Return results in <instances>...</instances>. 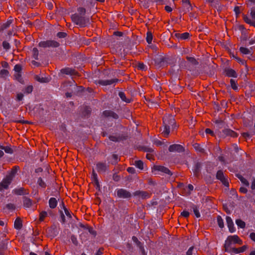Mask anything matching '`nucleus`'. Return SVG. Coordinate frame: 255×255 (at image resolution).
<instances>
[{"label": "nucleus", "mask_w": 255, "mask_h": 255, "mask_svg": "<svg viewBox=\"0 0 255 255\" xmlns=\"http://www.w3.org/2000/svg\"><path fill=\"white\" fill-rule=\"evenodd\" d=\"M162 120L163 128L161 129V133L164 137H167L169 134L170 128L174 129L176 127L175 120L174 117L171 115H165Z\"/></svg>", "instance_id": "nucleus-1"}, {"label": "nucleus", "mask_w": 255, "mask_h": 255, "mask_svg": "<svg viewBox=\"0 0 255 255\" xmlns=\"http://www.w3.org/2000/svg\"><path fill=\"white\" fill-rule=\"evenodd\" d=\"M242 241L237 235L230 236L228 237L225 241L224 248L225 251L231 253L232 252H238L236 248L234 245L236 244L242 245Z\"/></svg>", "instance_id": "nucleus-2"}, {"label": "nucleus", "mask_w": 255, "mask_h": 255, "mask_svg": "<svg viewBox=\"0 0 255 255\" xmlns=\"http://www.w3.org/2000/svg\"><path fill=\"white\" fill-rule=\"evenodd\" d=\"M71 18L72 22L81 27H86L90 23L89 18L85 15L74 13L71 15Z\"/></svg>", "instance_id": "nucleus-3"}, {"label": "nucleus", "mask_w": 255, "mask_h": 255, "mask_svg": "<svg viewBox=\"0 0 255 255\" xmlns=\"http://www.w3.org/2000/svg\"><path fill=\"white\" fill-rule=\"evenodd\" d=\"M60 44L59 42L53 40H48L46 41H41L39 43L38 46L43 48H56L59 47Z\"/></svg>", "instance_id": "nucleus-4"}, {"label": "nucleus", "mask_w": 255, "mask_h": 255, "mask_svg": "<svg viewBox=\"0 0 255 255\" xmlns=\"http://www.w3.org/2000/svg\"><path fill=\"white\" fill-rule=\"evenodd\" d=\"M109 167L106 161H99L96 164V169L99 173H104L108 171Z\"/></svg>", "instance_id": "nucleus-5"}, {"label": "nucleus", "mask_w": 255, "mask_h": 255, "mask_svg": "<svg viewBox=\"0 0 255 255\" xmlns=\"http://www.w3.org/2000/svg\"><path fill=\"white\" fill-rule=\"evenodd\" d=\"M120 81V80L117 78L112 79L100 80L97 83L102 86L113 85L114 87Z\"/></svg>", "instance_id": "nucleus-6"}, {"label": "nucleus", "mask_w": 255, "mask_h": 255, "mask_svg": "<svg viewBox=\"0 0 255 255\" xmlns=\"http://www.w3.org/2000/svg\"><path fill=\"white\" fill-rule=\"evenodd\" d=\"M117 196L120 198H128L131 196V193L125 189H118L117 190Z\"/></svg>", "instance_id": "nucleus-7"}, {"label": "nucleus", "mask_w": 255, "mask_h": 255, "mask_svg": "<svg viewBox=\"0 0 255 255\" xmlns=\"http://www.w3.org/2000/svg\"><path fill=\"white\" fill-rule=\"evenodd\" d=\"M216 177L218 179L220 180L225 186H229V182L228 180L224 176L222 170H219L217 171L216 174Z\"/></svg>", "instance_id": "nucleus-8"}, {"label": "nucleus", "mask_w": 255, "mask_h": 255, "mask_svg": "<svg viewBox=\"0 0 255 255\" xmlns=\"http://www.w3.org/2000/svg\"><path fill=\"white\" fill-rule=\"evenodd\" d=\"M134 196H137L142 199H145L150 198V194L146 191L137 190L133 192Z\"/></svg>", "instance_id": "nucleus-9"}, {"label": "nucleus", "mask_w": 255, "mask_h": 255, "mask_svg": "<svg viewBox=\"0 0 255 255\" xmlns=\"http://www.w3.org/2000/svg\"><path fill=\"white\" fill-rule=\"evenodd\" d=\"M153 169L155 171H160L170 176L172 175V174L171 171L168 168L163 166L154 165L153 167Z\"/></svg>", "instance_id": "nucleus-10"}, {"label": "nucleus", "mask_w": 255, "mask_h": 255, "mask_svg": "<svg viewBox=\"0 0 255 255\" xmlns=\"http://www.w3.org/2000/svg\"><path fill=\"white\" fill-rule=\"evenodd\" d=\"M168 150L170 152H183L184 151V147L180 144H172L169 146Z\"/></svg>", "instance_id": "nucleus-11"}, {"label": "nucleus", "mask_w": 255, "mask_h": 255, "mask_svg": "<svg viewBox=\"0 0 255 255\" xmlns=\"http://www.w3.org/2000/svg\"><path fill=\"white\" fill-rule=\"evenodd\" d=\"M11 182V180L6 176L0 182V191L7 189Z\"/></svg>", "instance_id": "nucleus-12"}, {"label": "nucleus", "mask_w": 255, "mask_h": 255, "mask_svg": "<svg viewBox=\"0 0 255 255\" xmlns=\"http://www.w3.org/2000/svg\"><path fill=\"white\" fill-rule=\"evenodd\" d=\"M226 219L229 231L231 233H234V232H235L236 229L234 227V223L231 218L230 217L227 216L226 217Z\"/></svg>", "instance_id": "nucleus-13"}, {"label": "nucleus", "mask_w": 255, "mask_h": 255, "mask_svg": "<svg viewBox=\"0 0 255 255\" xmlns=\"http://www.w3.org/2000/svg\"><path fill=\"white\" fill-rule=\"evenodd\" d=\"M221 135L222 136H230L233 137L237 136V133L236 132L229 128L223 129Z\"/></svg>", "instance_id": "nucleus-14"}, {"label": "nucleus", "mask_w": 255, "mask_h": 255, "mask_svg": "<svg viewBox=\"0 0 255 255\" xmlns=\"http://www.w3.org/2000/svg\"><path fill=\"white\" fill-rule=\"evenodd\" d=\"M225 73L226 75L229 77L236 78L238 76L237 73L234 69L229 68L225 69Z\"/></svg>", "instance_id": "nucleus-15"}, {"label": "nucleus", "mask_w": 255, "mask_h": 255, "mask_svg": "<svg viewBox=\"0 0 255 255\" xmlns=\"http://www.w3.org/2000/svg\"><path fill=\"white\" fill-rule=\"evenodd\" d=\"M23 205L25 208H29L32 205V201L30 198L24 196L22 198Z\"/></svg>", "instance_id": "nucleus-16"}, {"label": "nucleus", "mask_w": 255, "mask_h": 255, "mask_svg": "<svg viewBox=\"0 0 255 255\" xmlns=\"http://www.w3.org/2000/svg\"><path fill=\"white\" fill-rule=\"evenodd\" d=\"M103 115L106 117H110L114 119H118V115L112 111L106 110L103 112Z\"/></svg>", "instance_id": "nucleus-17"}, {"label": "nucleus", "mask_w": 255, "mask_h": 255, "mask_svg": "<svg viewBox=\"0 0 255 255\" xmlns=\"http://www.w3.org/2000/svg\"><path fill=\"white\" fill-rule=\"evenodd\" d=\"M175 36L179 40H186L189 38L190 34L187 32L182 33H176Z\"/></svg>", "instance_id": "nucleus-18"}, {"label": "nucleus", "mask_w": 255, "mask_h": 255, "mask_svg": "<svg viewBox=\"0 0 255 255\" xmlns=\"http://www.w3.org/2000/svg\"><path fill=\"white\" fill-rule=\"evenodd\" d=\"M49 206L51 209H54L57 205V200L55 198L51 197L49 200Z\"/></svg>", "instance_id": "nucleus-19"}, {"label": "nucleus", "mask_w": 255, "mask_h": 255, "mask_svg": "<svg viewBox=\"0 0 255 255\" xmlns=\"http://www.w3.org/2000/svg\"><path fill=\"white\" fill-rule=\"evenodd\" d=\"M19 169V167L18 166H14L13 167L10 173L8 174V175H7L6 176L7 177H8L10 179V180L12 181L13 178L14 177V176H15L17 171L18 170V169Z\"/></svg>", "instance_id": "nucleus-20"}, {"label": "nucleus", "mask_w": 255, "mask_h": 255, "mask_svg": "<svg viewBox=\"0 0 255 255\" xmlns=\"http://www.w3.org/2000/svg\"><path fill=\"white\" fill-rule=\"evenodd\" d=\"M61 72L66 75H74L75 74V71L70 68L62 69Z\"/></svg>", "instance_id": "nucleus-21"}, {"label": "nucleus", "mask_w": 255, "mask_h": 255, "mask_svg": "<svg viewBox=\"0 0 255 255\" xmlns=\"http://www.w3.org/2000/svg\"><path fill=\"white\" fill-rule=\"evenodd\" d=\"M22 67L20 64H16L14 66V70L16 73L15 76L17 79L20 77V73Z\"/></svg>", "instance_id": "nucleus-22"}, {"label": "nucleus", "mask_w": 255, "mask_h": 255, "mask_svg": "<svg viewBox=\"0 0 255 255\" xmlns=\"http://www.w3.org/2000/svg\"><path fill=\"white\" fill-rule=\"evenodd\" d=\"M14 228L16 229L19 230L22 228V221L20 218H16L14 223Z\"/></svg>", "instance_id": "nucleus-23"}, {"label": "nucleus", "mask_w": 255, "mask_h": 255, "mask_svg": "<svg viewBox=\"0 0 255 255\" xmlns=\"http://www.w3.org/2000/svg\"><path fill=\"white\" fill-rule=\"evenodd\" d=\"M118 95L122 101H123L127 103H129L130 102V100L128 98H127L124 92H120L119 93Z\"/></svg>", "instance_id": "nucleus-24"}, {"label": "nucleus", "mask_w": 255, "mask_h": 255, "mask_svg": "<svg viewBox=\"0 0 255 255\" xmlns=\"http://www.w3.org/2000/svg\"><path fill=\"white\" fill-rule=\"evenodd\" d=\"M191 208L192 209L196 217L199 218L200 217V213L198 207L195 205L192 204Z\"/></svg>", "instance_id": "nucleus-25"}, {"label": "nucleus", "mask_w": 255, "mask_h": 255, "mask_svg": "<svg viewBox=\"0 0 255 255\" xmlns=\"http://www.w3.org/2000/svg\"><path fill=\"white\" fill-rule=\"evenodd\" d=\"M109 139L113 141L118 142L123 140L122 136L120 135H110Z\"/></svg>", "instance_id": "nucleus-26"}, {"label": "nucleus", "mask_w": 255, "mask_h": 255, "mask_svg": "<svg viewBox=\"0 0 255 255\" xmlns=\"http://www.w3.org/2000/svg\"><path fill=\"white\" fill-rule=\"evenodd\" d=\"M193 146L194 149L197 151H198L200 153L204 152V151H205L204 149L203 148L199 143H195L193 144Z\"/></svg>", "instance_id": "nucleus-27"}, {"label": "nucleus", "mask_w": 255, "mask_h": 255, "mask_svg": "<svg viewBox=\"0 0 255 255\" xmlns=\"http://www.w3.org/2000/svg\"><path fill=\"white\" fill-rule=\"evenodd\" d=\"M236 223L238 227L240 228L244 229L246 227L245 222L241 219H237L236 220Z\"/></svg>", "instance_id": "nucleus-28"}, {"label": "nucleus", "mask_w": 255, "mask_h": 255, "mask_svg": "<svg viewBox=\"0 0 255 255\" xmlns=\"http://www.w3.org/2000/svg\"><path fill=\"white\" fill-rule=\"evenodd\" d=\"M38 185L42 188H45L46 187V184L44 181L42 179L41 177L38 178L37 182Z\"/></svg>", "instance_id": "nucleus-29"}, {"label": "nucleus", "mask_w": 255, "mask_h": 255, "mask_svg": "<svg viewBox=\"0 0 255 255\" xmlns=\"http://www.w3.org/2000/svg\"><path fill=\"white\" fill-rule=\"evenodd\" d=\"M240 51L243 54L245 55H248V54H251V50L246 47H241L240 48Z\"/></svg>", "instance_id": "nucleus-30"}, {"label": "nucleus", "mask_w": 255, "mask_h": 255, "mask_svg": "<svg viewBox=\"0 0 255 255\" xmlns=\"http://www.w3.org/2000/svg\"><path fill=\"white\" fill-rule=\"evenodd\" d=\"M13 192L14 194L18 195H21L25 194L23 188L15 189L14 190H13Z\"/></svg>", "instance_id": "nucleus-31"}, {"label": "nucleus", "mask_w": 255, "mask_h": 255, "mask_svg": "<svg viewBox=\"0 0 255 255\" xmlns=\"http://www.w3.org/2000/svg\"><path fill=\"white\" fill-rule=\"evenodd\" d=\"M237 177H238V178L240 179V180L241 181V182L243 184H244L245 185H246L247 186H249V183L246 178H245L244 177H243L241 175H237Z\"/></svg>", "instance_id": "nucleus-32"}, {"label": "nucleus", "mask_w": 255, "mask_h": 255, "mask_svg": "<svg viewBox=\"0 0 255 255\" xmlns=\"http://www.w3.org/2000/svg\"><path fill=\"white\" fill-rule=\"evenodd\" d=\"M201 168V164L199 163H196L194 167V169H193L194 173L197 175L199 171Z\"/></svg>", "instance_id": "nucleus-33"}, {"label": "nucleus", "mask_w": 255, "mask_h": 255, "mask_svg": "<svg viewBox=\"0 0 255 255\" xmlns=\"http://www.w3.org/2000/svg\"><path fill=\"white\" fill-rule=\"evenodd\" d=\"M217 220L218 226L220 228H223L224 227V221L220 216H218L217 217Z\"/></svg>", "instance_id": "nucleus-34"}, {"label": "nucleus", "mask_w": 255, "mask_h": 255, "mask_svg": "<svg viewBox=\"0 0 255 255\" xmlns=\"http://www.w3.org/2000/svg\"><path fill=\"white\" fill-rule=\"evenodd\" d=\"M152 38L153 37H152V34L151 32L148 31L146 33V40L148 44H150L151 43L152 40Z\"/></svg>", "instance_id": "nucleus-35"}, {"label": "nucleus", "mask_w": 255, "mask_h": 255, "mask_svg": "<svg viewBox=\"0 0 255 255\" xmlns=\"http://www.w3.org/2000/svg\"><path fill=\"white\" fill-rule=\"evenodd\" d=\"M33 91V86L31 85L28 86L26 87L23 90V91L25 94H28L31 93Z\"/></svg>", "instance_id": "nucleus-36"}, {"label": "nucleus", "mask_w": 255, "mask_h": 255, "mask_svg": "<svg viewBox=\"0 0 255 255\" xmlns=\"http://www.w3.org/2000/svg\"><path fill=\"white\" fill-rule=\"evenodd\" d=\"M230 84L233 90H237L238 89V87L235 80L231 79L230 80Z\"/></svg>", "instance_id": "nucleus-37"}, {"label": "nucleus", "mask_w": 255, "mask_h": 255, "mask_svg": "<svg viewBox=\"0 0 255 255\" xmlns=\"http://www.w3.org/2000/svg\"><path fill=\"white\" fill-rule=\"evenodd\" d=\"M92 176L95 183L97 185V186H99L97 174L95 172V171L94 170H93Z\"/></svg>", "instance_id": "nucleus-38"}, {"label": "nucleus", "mask_w": 255, "mask_h": 255, "mask_svg": "<svg viewBox=\"0 0 255 255\" xmlns=\"http://www.w3.org/2000/svg\"><path fill=\"white\" fill-rule=\"evenodd\" d=\"M134 165L140 169H143V163L141 160L135 161Z\"/></svg>", "instance_id": "nucleus-39"}, {"label": "nucleus", "mask_w": 255, "mask_h": 255, "mask_svg": "<svg viewBox=\"0 0 255 255\" xmlns=\"http://www.w3.org/2000/svg\"><path fill=\"white\" fill-rule=\"evenodd\" d=\"M12 19L8 20L6 22L3 23L2 25L1 28L2 29L7 28L8 27H9L10 26V24L12 23Z\"/></svg>", "instance_id": "nucleus-40"}, {"label": "nucleus", "mask_w": 255, "mask_h": 255, "mask_svg": "<svg viewBox=\"0 0 255 255\" xmlns=\"http://www.w3.org/2000/svg\"><path fill=\"white\" fill-rule=\"evenodd\" d=\"M33 57L36 59H38V50L37 48H33L32 51Z\"/></svg>", "instance_id": "nucleus-41"}, {"label": "nucleus", "mask_w": 255, "mask_h": 255, "mask_svg": "<svg viewBox=\"0 0 255 255\" xmlns=\"http://www.w3.org/2000/svg\"><path fill=\"white\" fill-rule=\"evenodd\" d=\"M62 205L63 206V209L64 210V212H65V213L66 215L69 218H70V219L72 218V215H71V214L70 212L66 208V207L65 206L64 204V203L63 202H62Z\"/></svg>", "instance_id": "nucleus-42"}, {"label": "nucleus", "mask_w": 255, "mask_h": 255, "mask_svg": "<svg viewBox=\"0 0 255 255\" xmlns=\"http://www.w3.org/2000/svg\"><path fill=\"white\" fill-rule=\"evenodd\" d=\"M0 148L3 149L6 153H12L13 152L12 149L9 146H0Z\"/></svg>", "instance_id": "nucleus-43"}, {"label": "nucleus", "mask_w": 255, "mask_h": 255, "mask_svg": "<svg viewBox=\"0 0 255 255\" xmlns=\"http://www.w3.org/2000/svg\"><path fill=\"white\" fill-rule=\"evenodd\" d=\"M132 241L136 244L140 249H143L142 244L138 241L137 238L134 236L132 238Z\"/></svg>", "instance_id": "nucleus-44"}, {"label": "nucleus", "mask_w": 255, "mask_h": 255, "mask_svg": "<svg viewBox=\"0 0 255 255\" xmlns=\"http://www.w3.org/2000/svg\"><path fill=\"white\" fill-rule=\"evenodd\" d=\"M47 216V213L46 211H42L39 214V221H43Z\"/></svg>", "instance_id": "nucleus-45"}, {"label": "nucleus", "mask_w": 255, "mask_h": 255, "mask_svg": "<svg viewBox=\"0 0 255 255\" xmlns=\"http://www.w3.org/2000/svg\"><path fill=\"white\" fill-rule=\"evenodd\" d=\"M186 59L189 62L194 65H196L198 64V62L194 57L187 56Z\"/></svg>", "instance_id": "nucleus-46"}, {"label": "nucleus", "mask_w": 255, "mask_h": 255, "mask_svg": "<svg viewBox=\"0 0 255 255\" xmlns=\"http://www.w3.org/2000/svg\"><path fill=\"white\" fill-rule=\"evenodd\" d=\"M205 1L207 3L209 4L211 6L215 7L216 2L218 1V0H205Z\"/></svg>", "instance_id": "nucleus-47"}, {"label": "nucleus", "mask_w": 255, "mask_h": 255, "mask_svg": "<svg viewBox=\"0 0 255 255\" xmlns=\"http://www.w3.org/2000/svg\"><path fill=\"white\" fill-rule=\"evenodd\" d=\"M35 79L38 81V82H40L41 83H46V82H48V80L45 78H40L39 76H36L35 77Z\"/></svg>", "instance_id": "nucleus-48"}, {"label": "nucleus", "mask_w": 255, "mask_h": 255, "mask_svg": "<svg viewBox=\"0 0 255 255\" xmlns=\"http://www.w3.org/2000/svg\"><path fill=\"white\" fill-rule=\"evenodd\" d=\"M77 11L78 12V13L79 15H85L86 13V9L84 7H80L78 8Z\"/></svg>", "instance_id": "nucleus-49"}, {"label": "nucleus", "mask_w": 255, "mask_h": 255, "mask_svg": "<svg viewBox=\"0 0 255 255\" xmlns=\"http://www.w3.org/2000/svg\"><path fill=\"white\" fill-rule=\"evenodd\" d=\"M25 1L31 6L33 7L36 5L37 0H25Z\"/></svg>", "instance_id": "nucleus-50"}, {"label": "nucleus", "mask_w": 255, "mask_h": 255, "mask_svg": "<svg viewBox=\"0 0 255 255\" xmlns=\"http://www.w3.org/2000/svg\"><path fill=\"white\" fill-rule=\"evenodd\" d=\"M244 21L248 24H250V25H252L253 23H254V21H253L247 15H244L243 17Z\"/></svg>", "instance_id": "nucleus-51"}, {"label": "nucleus", "mask_w": 255, "mask_h": 255, "mask_svg": "<svg viewBox=\"0 0 255 255\" xmlns=\"http://www.w3.org/2000/svg\"><path fill=\"white\" fill-rule=\"evenodd\" d=\"M246 249H247V247L246 246H244L242 247L241 248H236L238 252H232L231 253H235V254H238L240 253H242V252H244Z\"/></svg>", "instance_id": "nucleus-52"}, {"label": "nucleus", "mask_w": 255, "mask_h": 255, "mask_svg": "<svg viewBox=\"0 0 255 255\" xmlns=\"http://www.w3.org/2000/svg\"><path fill=\"white\" fill-rule=\"evenodd\" d=\"M8 74V71L5 69H2L0 71V74L2 77L7 76Z\"/></svg>", "instance_id": "nucleus-53"}, {"label": "nucleus", "mask_w": 255, "mask_h": 255, "mask_svg": "<svg viewBox=\"0 0 255 255\" xmlns=\"http://www.w3.org/2000/svg\"><path fill=\"white\" fill-rule=\"evenodd\" d=\"M2 46H3V48L6 50L9 49L10 48V45H9V43L6 41H4L2 42Z\"/></svg>", "instance_id": "nucleus-54"}, {"label": "nucleus", "mask_w": 255, "mask_h": 255, "mask_svg": "<svg viewBox=\"0 0 255 255\" xmlns=\"http://www.w3.org/2000/svg\"><path fill=\"white\" fill-rule=\"evenodd\" d=\"M112 158L114 160L112 161V164H116L118 161V156L117 154H113Z\"/></svg>", "instance_id": "nucleus-55"}, {"label": "nucleus", "mask_w": 255, "mask_h": 255, "mask_svg": "<svg viewBox=\"0 0 255 255\" xmlns=\"http://www.w3.org/2000/svg\"><path fill=\"white\" fill-rule=\"evenodd\" d=\"M67 34L63 32H59L57 34V36L60 38H64L66 36Z\"/></svg>", "instance_id": "nucleus-56"}, {"label": "nucleus", "mask_w": 255, "mask_h": 255, "mask_svg": "<svg viewBox=\"0 0 255 255\" xmlns=\"http://www.w3.org/2000/svg\"><path fill=\"white\" fill-rule=\"evenodd\" d=\"M189 215H190L189 212L187 211H185V210H184L181 213V216L183 217H185V218H188L189 217Z\"/></svg>", "instance_id": "nucleus-57"}, {"label": "nucleus", "mask_w": 255, "mask_h": 255, "mask_svg": "<svg viewBox=\"0 0 255 255\" xmlns=\"http://www.w3.org/2000/svg\"><path fill=\"white\" fill-rule=\"evenodd\" d=\"M104 252V249L100 248L96 253L95 255H102Z\"/></svg>", "instance_id": "nucleus-58"}, {"label": "nucleus", "mask_w": 255, "mask_h": 255, "mask_svg": "<svg viewBox=\"0 0 255 255\" xmlns=\"http://www.w3.org/2000/svg\"><path fill=\"white\" fill-rule=\"evenodd\" d=\"M184 8H185L187 11H189L192 9L191 5L190 2L188 3V4L183 5Z\"/></svg>", "instance_id": "nucleus-59"}, {"label": "nucleus", "mask_w": 255, "mask_h": 255, "mask_svg": "<svg viewBox=\"0 0 255 255\" xmlns=\"http://www.w3.org/2000/svg\"><path fill=\"white\" fill-rule=\"evenodd\" d=\"M194 250V247H190L187 252H186V255H193V251Z\"/></svg>", "instance_id": "nucleus-60"}, {"label": "nucleus", "mask_w": 255, "mask_h": 255, "mask_svg": "<svg viewBox=\"0 0 255 255\" xmlns=\"http://www.w3.org/2000/svg\"><path fill=\"white\" fill-rule=\"evenodd\" d=\"M23 95L22 93H18L17 94L16 99L18 101H21L23 99Z\"/></svg>", "instance_id": "nucleus-61"}, {"label": "nucleus", "mask_w": 255, "mask_h": 255, "mask_svg": "<svg viewBox=\"0 0 255 255\" xmlns=\"http://www.w3.org/2000/svg\"><path fill=\"white\" fill-rule=\"evenodd\" d=\"M251 15L252 18L253 19L255 20V8H252L251 10Z\"/></svg>", "instance_id": "nucleus-62"}, {"label": "nucleus", "mask_w": 255, "mask_h": 255, "mask_svg": "<svg viewBox=\"0 0 255 255\" xmlns=\"http://www.w3.org/2000/svg\"><path fill=\"white\" fill-rule=\"evenodd\" d=\"M113 179L114 181H118L120 180V176L116 173L114 174Z\"/></svg>", "instance_id": "nucleus-63"}, {"label": "nucleus", "mask_w": 255, "mask_h": 255, "mask_svg": "<svg viewBox=\"0 0 255 255\" xmlns=\"http://www.w3.org/2000/svg\"><path fill=\"white\" fill-rule=\"evenodd\" d=\"M250 239L255 242V233H252L250 235Z\"/></svg>", "instance_id": "nucleus-64"}]
</instances>
